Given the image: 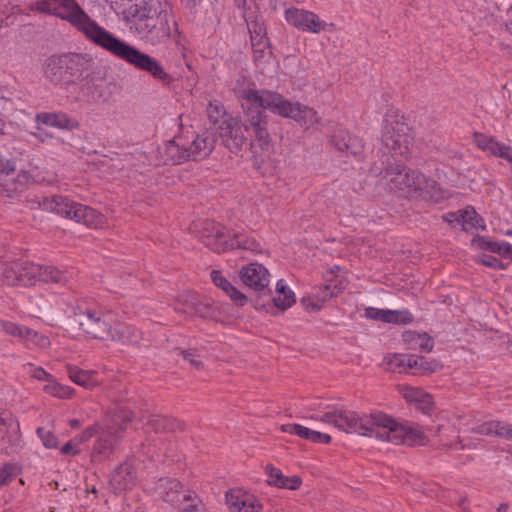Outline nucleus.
Listing matches in <instances>:
<instances>
[{
    "mask_svg": "<svg viewBox=\"0 0 512 512\" xmlns=\"http://www.w3.org/2000/svg\"><path fill=\"white\" fill-rule=\"evenodd\" d=\"M207 115L210 121L216 124L220 119L226 116V111L219 101H210L207 106Z\"/></svg>",
    "mask_w": 512,
    "mask_h": 512,
    "instance_id": "79ce46f5",
    "label": "nucleus"
},
{
    "mask_svg": "<svg viewBox=\"0 0 512 512\" xmlns=\"http://www.w3.org/2000/svg\"><path fill=\"white\" fill-rule=\"evenodd\" d=\"M255 34L251 36L252 46L255 51L262 52L267 45L265 36L261 34V30L259 32L255 31Z\"/></svg>",
    "mask_w": 512,
    "mask_h": 512,
    "instance_id": "13d9d810",
    "label": "nucleus"
},
{
    "mask_svg": "<svg viewBox=\"0 0 512 512\" xmlns=\"http://www.w3.org/2000/svg\"><path fill=\"white\" fill-rule=\"evenodd\" d=\"M154 496L158 499L178 506L182 501L193 500L190 490L174 478H160L153 487Z\"/></svg>",
    "mask_w": 512,
    "mask_h": 512,
    "instance_id": "dca6fc26",
    "label": "nucleus"
},
{
    "mask_svg": "<svg viewBox=\"0 0 512 512\" xmlns=\"http://www.w3.org/2000/svg\"><path fill=\"white\" fill-rule=\"evenodd\" d=\"M88 55L70 53L52 55L44 63V76L53 83L75 84L91 67Z\"/></svg>",
    "mask_w": 512,
    "mask_h": 512,
    "instance_id": "0eeeda50",
    "label": "nucleus"
},
{
    "mask_svg": "<svg viewBox=\"0 0 512 512\" xmlns=\"http://www.w3.org/2000/svg\"><path fill=\"white\" fill-rule=\"evenodd\" d=\"M15 171V163L11 159L6 158L0 154V194L10 197L13 192L19 189L21 192L25 187L26 177L20 175L19 187L10 174Z\"/></svg>",
    "mask_w": 512,
    "mask_h": 512,
    "instance_id": "4be33fe9",
    "label": "nucleus"
},
{
    "mask_svg": "<svg viewBox=\"0 0 512 512\" xmlns=\"http://www.w3.org/2000/svg\"><path fill=\"white\" fill-rule=\"evenodd\" d=\"M144 426L147 431L158 433L174 430L176 422L166 416L150 415L147 417Z\"/></svg>",
    "mask_w": 512,
    "mask_h": 512,
    "instance_id": "2f4dec72",
    "label": "nucleus"
},
{
    "mask_svg": "<svg viewBox=\"0 0 512 512\" xmlns=\"http://www.w3.org/2000/svg\"><path fill=\"white\" fill-rule=\"evenodd\" d=\"M18 271L19 284L33 285L36 281L66 285L72 279L71 273L54 266L38 265L28 261H20L15 266Z\"/></svg>",
    "mask_w": 512,
    "mask_h": 512,
    "instance_id": "9d476101",
    "label": "nucleus"
},
{
    "mask_svg": "<svg viewBox=\"0 0 512 512\" xmlns=\"http://www.w3.org/2000/svg\"><path fill=\"white\" fill-rule=\"evenodd\" d=\"M37 121L45 125L60 129H74L78 127L77 121L65 113H41L36 116Z\"/></svg>",
    "mask_w": 512,
    "mask_h": 512,
    "instance_id": "c85d7f7f",
    "label": "nucleus"
},
{
    "mask_svg": "<svg viewBox=\"0 0 512 512\" xmlns=\"http://www.w3.org/2000/svg\"><path fill=\"white\" fill-rule=\"evenodd\" d=\"M29 375L32 378L38 379V380H47L49 381V378L51 375L47 373L43 368L41 367H33L32 365H29Z\"/></svg>",
    "mask_w": 512,
    "mask_h": 512,
    "instance_id": "bf43d9fd",
    "label": "nucleus"
},
{
    "mask_svg": "<svg viewBox=\"0 0 512 512\" xmlns=\"http://www.w3.org/2000/svg\"><path fill=\"white\" fill-rule=\"evenodd\" d=\"M341 293V289L337 291H332V283L325 284L322 288H320L319 292L315 294V296L322 302H325L331 299L334 296H337Z\"/></svg>",
    "mask_w": 512,
    "mask_h": 512,
    "instance_id": "6e6d98bb",
    "label": "nucleus"
},
{
    "mask_svg": "<svg viewBox=\"0 0 512 512\" xmlns=\"http://www.w3.org/2000/svg\"><path fill=\"white\" fill-rule=\"evenodd\" d=\"M36 433L38 437L41 439L44 447L48 449L57 448L58 439L51 430H47L44 427H38Z\"/></svg>",
    "mask_w": 512,
    "mask_h": 512,
    "instance_id": "37998d69",
    "label": "nucleus"
},
{
    "mask_svg": "<svg viewBox=\"0 0 512 512\" xmlns=\"http://www.w3.org/2000/svg\"><path fill=\"white\" fill-rule=\"evenodd\" d=\"M364 315L366 318L379 320L385 323L408 324L413 321L412 314L407 310L396 311L368 307L365 309Z\"/></svg>",
    "mask_w": 512,
    "mask_h": 512,
    "instance_id": "b1692460",
    "label": "nucleus"
},
{
    "mask_svg": "<svg viewBox=\"0 0 512 512\" xmlns=\"http://www.w3.org/2000/svg\"><path fill=\"white\" fill-rule=\"evenodd\" d=\"M0 328L1 330L6 333L7 335L13 336L18 338L21 341H24L25 334L28 329V327L18 325L16 323L10 322V321H0Z\"/></svg>",
    "mask_w": 512,
    "mask_h": 512,
    "instance_id": "58836bf2",
    "label": "nucleus"
},
{
    "mask_svg": "<svg viewBox=\"0 0 512 512\" xmlns=\"http://www.w3.org/2000/svg\"><path fill=\"white\" fill-rule=\"evenodd\" d=\"M273 302L275 307L286 310L292 306V304L295 302V295L294 293H288L285 295H276L273 297Z\"/></svg>",
    "mask_w": 512,
    "mask_h": 512,
    "instance_id": "3c124183",
    "label": "nucleus"
},
{
    "mask_svg": "<svg viewBox=\"0 0 512 512\" xmlns=\"http://www.w3.org/2000/svg\"><path fill=\"white\" fill-rule=\"evenodd\" d=\"M480 262L490 268L494 269H505V264L498 258L492 255H482L480 258Z\"/></svg>",
    "mask_w": 512,
    "mask_h": 512,
    "instance_id": "4d7b16f0",
    "label": "nucleus"
},
{
    "mask_svg": "<svg viewBox=\"0 0 512 512\" xmlns=\"http://www.w3.org/2000/svg\"><path fill=\"white\" fill-rule=\"evenodd\" d=\"M285 18L295 28L315 34L325 30L327 26L315 13L298 8L287 9L285 11Z\"/></svg>",
    "mask_w": 512,
    "mask_h": 512,
    "instance_id": "a211bd4d",
    "label": "nucleus"
},
{
    "mask_svg": "<svg viewBox=\"0 0 512 512\" xmlns=\"http://www.w3.org/2000/svg\"><path fill=\"white\" fill-rule=\"evenodd\" d=\"M247 90L243 92L245 94ZM242 98L245 100L244 95ZM247 103H242L244 125L249 129L252 128L254 136L259 146L262 149H268L270 144V134L267 129L268 121L267 115L262 110L264 109L259 104L247 100Z\"/></svg>",
    "mask_w": 512,
    "mask_h": 512,
    "instance_id": "ddd939ff",
    "label": "nucleus"
},
{
    "mask_svg": "<svg viewBox=\"0 0 512 512\" xmlns=\"http://www.w3.org/2000/svg\"><path fill=\"white\" fill-rule=\"evenodd\" d=\"M497 420H490L472 427L471 432L474 434H479L483 436H494L497 431L496 428L498 425L496 424Z\"/></svg>",
    "mask_w": 512,
    "mask_h": 512,
    "instance_id": "49530a36",
    "label": "nucleus"
},
{
    "mask_svg": "<svg viewBox=\"0 0 512 512\" xmlns=\"http://www.w3.org/2000/svg\"><path fill=\"white\" fill-rule=\"evenodd\" d=\"M412 355L406 354H387L383 358V367L390 372L403 373L411 369Z\"/></svg>",
    "mask_w": 512,
    "mask_h": 512,
    "instance_id": "7c9ffc66",
    "label": "nucleus"
},
{
    "mask_svg": "<svg viewBox=\"0 0 512 512\" xmlns=\"http://www.w3.org/2000/svg\"><path fill=\"white\" fill-rule=\"evenodd\" d=\"M500 255L512 259V245L503 242Z\"/></svg>",
    "mask_w": 512,
    "mask_h": 512,
    "instance_id": "774afa93",
    "label": "nucleus"
},
{
    "mask_svg": "<svg viewBox=\"0 0 512 512\" xmlns=\"http://www.w3.org/2000/svg\"><path fill=\"white\" fill-rule=\"evenodd\" d=\"M44 390L47 393H49L53 396H56L58 398H67L71 394V390L69 387L62 386L58 383L51 382V381H49V383L47 385H45Z\"/></svg>",
    "mask_w": 512,
    "mask_h": 512,
    "instance_id": "de8ad7c7",
    "label": "nucleus"
},
{
    "mask_svg": "<svg viewBox=\"0 0 512 512\" xmlns=\"http://www.w3.org/2000/svg\"><path fill=\"white\" fill-rule=\"evenodd\" d=\"M80 94L86 101L94 102L102 98L103 91L93 77L86 76L80 86Z\"/></svg>",
    "mask_w": 512,
    "mask_h": 512,
    "instance_id": "473e14b6",
    "label": "nucleus"
},
{
    "mask_svg": "<svg viewBox=\"0 0 512 512\" xmlns=\"http://www.w3.org/2000/svg\"><path fill=\"white\" fill-rule=\"evenodd\" d=\"M226 504L231 512H260L262 510V505L257 499L241 490L227 492Z\"/></svg>",
    "mask_w": 512,
    "mask_h": 512,
    "instance_id": "5701e85b",
    "label": "nucleus"
},
{
    "mask_svg": "<svg viewBox=\"0 0 512 512\" xmlns=\"http://www.w3.org/2000/svg\"><path fill=\"white\" fill-rule=\"evenodd\" d=\"M403 397L408 402H419V400L426 398L428 399V393L424 390L416 387L407 386L403 389Z\"/></svg>",
    "mask_w": 512,
    "mask_h": 512,
    "instance_id": "09e8293b",
    "label": "nucleus"
},
{
    "mask_svg": "<svg viewBox=\"0 0 512 512\" xmlns=\"http://www.w3.org/2000/svg\"><path fill=\"white\" fill-rule=\"evenodd\" d=\"M76 441L73 439V440H70L69 442H67L65 445L62 446L61 448V453L62 454H71V455H78L80 453V451L76 448Z\"/></svg>",
    "mask_w": 512,
    "mask_h": 512,
    "instance_id": "0e129e2a",
    "label": "nucleus"
},
{
    "mask_svg": "<svg viewBox=\"0 0 512 512\" xmlns=\"http://www.w3.org/2000/svg\"><path fill=\"white\" fill-rule=\"evenodd\" d=\"M309 441L313 443L328 444L331 442V436L326 433L312 430Z\"/></svg>",
    "mask_w": 512,
    "mask_h": 512,
    "instance_id": "680f3d73",
    "label": "nucleus"
},
{
    "mask_svg": "<svg viewBox=\"0 0 512 512\" xmlns=\"http://www.w3.org/2000/svg\"><path fill=\"white\" fill-rule=\"evenodd\" d=\"M179 354L183 357L185 361H187L190 364V366L193 369L197 371L204 369V363L200 359L201 356L197 348L183 349L180 350Z\"/></svg>",
    "mask_w": 512,
    "mask_h": 512,
    "instance_id": "4c0bfd02",
    "label": "nucleus"
},
{
    "mask_svg": "<svg viewBox=\"0 0 512 512\" xmlns=\"http://www.w3.org/2000/svg\"><path fill=\"white\" fill-rule=\"evenodd\" d=\"M248 128L242 121L233 116H227L218 127V134L223 145L232 153L238 154L244 148L252 147L250 138L246 135Z\"/></svg>",
    "mask_w": 512,
    "mask_h": 512,
    "instance_id": "f8f14e48",
    "label": "nucleus"
},
{
    "mask_svg": "<svg viewBox=\"0 0 512 512\" xmlns=\"http://www.w3.org/2000/svg\"><path fill=\"white\" fill-rule=\"evenodd\" d=\"M132 7L126 21L130 30L144 42L151 45L166 43L179 35L177 22L167 2L140 0Z\"/></svg>",
    "mask_w": 512,
    "mask_h": 512,
    "instance_id": "7ed1b4c3",
    "label": "nucleus"
},
{
    "mask_svg": "<svg viewBox=\"0 0 512 512\" xmlns=\"http://www.w3.org/2000/svg\"><path fill=\"white\" fill-rule=\"evenodd\" d=\"M81 330L89 337L123 345H136L143 336L133 326L121 322L112 311L86 309L77 315Z\"/></svg>",
    "mask_w": 512,
    "mask_h": 512,
    "instance_id": "39448f33",
    "label": "nucleus"
},
{
    "mask_svg": "<svg viewBox=\"0 0 512 512\" xmlns=\"http://www.w3.org/2000/svg\"><path fill=\"white\" fill-rule=\"evenodd\" d=\"M140 0H107V2L110 4V7L117 13V14H124L130 15V11L132 10V7L137 8L136 4Z\"/></svg>",
    "mask_w": 512,
    "mask_h": 512,
    "instance_id": "ea45409f",
    "label": "nucleus"
},
{
    "mask_svg": "<svg viewBox=\"0 0 512 512\" xmlns=\"http://www.w3.org/2000/svg\"><path fill=\"white\" fill-rule=\"evenodd\" d=\"M235 248L250 250L253 252L261 251L259 243L255 239L250 238L247 234L243 233H231L230 249Z\"/></svg>",
    "mask_w": 512,
    "mask_h": 512,
    "instance_id": "72a5a7b5",
    "label": "nucleus"
},
{
    "mask_svg": "<svg viewBox=\"0 0 512 512\" xmlns=\"http://www.w3.org/2000/svg\"><path fill=\"white\" fill-rule=\"evenodd\" d=\"M417 403L420 405V409L424 413L429 414L432 409V406H433L432 396L430 394H428V399L423 398V399L419 400V402H417Z\"/></svg>",
    "mask_w": 512,
    "mask_h": 512,
    "instance_id": "338daca9",
    "label": "nucleus"
},
{
    "mask_svg": "<svg viewBox=\"0 0 512 512\" xmlns=\"http://www.w3.org/2000/svg\"><path fill=\"white\" fill-rule=\"evenodd\" d=\"M496 424L498 427L496 428L495 437L505 439L507 441H512V424H508L502 421L497 420Z\"/></svg>",
    "mask_w": 512,
    "mask_h": 512,
    "instance_id": "864d4df0",
    "label": "nucleus"
},
{
    "mask_svg": "<svg viewBox=\"0 0 512 512\" xmlns=\"http://www.w3.org/2000/svg\"><path fill=\"white\" fill-rule=\"evenodd\" d=\"M381 141L391 153V155H383V160L391 157L392 162H395V156L407 159L411 155L414 137L406 123L396 119H386L383 125Z\"/></svg>",
    "mask_w": 512,
    "mask_h": 512,
    "instance_id": "6e6552de",
    "label": "nucleus"
},
{
    "mask_svg": "<svg viewBox=\"0 0 512 512\" xmlns=\"http://www.w3.org/2000/svg\"><path fill=\"white\" fill-rule=\"evenodd\" d=\"M19 265V261H13L10 263H6L2 267V275L5 278V281L8 285H18L19 277H18V269L15 267Z\"/></svg>",
    "mask_w": 512,
    "mask_h": 512,
    "instance_id": "a19ab883",
    "label": "nucleus"
},
{
    "mask_svg": "<svg viewBox=\"0 0 512 512\" xmlns=\"http://www.w3.org/2000/svg\"><path fill=\"white\" fill-rule=\"evenodd\" d=\"M302 485V479L297 476H283V480L279 482L277 488L281 489H289V490H297Z\"/></svg>",
    "mask_w": 512,
    "mask_h": 512,
    "instance_id": "603ef678",
    "label": "nucleus"
},
{
    "mask_svg": "<svg viewBox=\"0 0 512 512\" xmlns=\"http://www.w3.org/2000/svg\"><path fill=\"white\" fill-rule=\"evenodd\" d=\"M13 475V467L10 464H5L0 468V487L6 485L11 480Z\"/></svg>",
    "mask_w": 512,
    "mask_h": 512,
    "instance_id": "052dcab7",
    "label": "nucleus"
},
{
    "mask_svg": "<svg viewBox=\"0 0 512 512\" xmlns=\"http://www.w3.org/2000/svg\"><path fill=\"white\" fill-rule=\"evenodd\" d=\"M231 232L220 224L207 222L202 229L201 240L216 253L230 249Z\"/></svg>",
    "mask_w": 512,
    "mask_h": 512,
    "instance_id": "6ab92c4d",
    "label": "nucleus"
},
{
    "mask_svg": "<svg viewBox=\"0 0 512 512\" xmlns=\"http://www.w3.org/2000/svg\"><path fill=\"white\" fill-rule=\"evenodd\" d=\"M69 378L79 386L92 389L99 385L96 379V372L91 370H82L77 366L67 365L66 367Z\"/></svg>",
    "mask_w": 512,
    "mask_h": 512,
    "instance_id": "c756f323",
    "label": "nucleus"
},
{
    "mask_svg": "<svg viewBox=\"0 0 512 512\" xmlns=\"http://www.w3.org/2000/svg\"><path fill=\"white\" fill-rule=\"evenodd\" d=\"M184 143L187 150V161H197L211 154L215 148L216 140L215 137L208 132L201 135H194L192 133L190 137L184 136Z\"/></svg>",
    "mask_w": 512,
    "mask_h": 512,
    "instance_id": "aec40b11",
    "label": "nucleus"
},
{
    "mask_svg": "<svg viewBox=\"0 0 512 512\" xmlns=\"http://www.w3.org/2000/svg\"><path fill=\"white\" fill-rule=\"evenodd\" d=\"M39 9L68 21L94 44L135 68L149 73L163 85H170L173 82V77L165 71L155 58L100 27L78 5L76 0H44L40 3Z\"/></svg>",
    "mask_w": 512,
    "mask_h": 512,
    "instance_id": "f257e3e1",
    "label": "nucleus"
},
{
    "mask_svg": "<svg viewBox=\"0 0 512 512\" xmlns=\"http://www.w3.org/2000/svg\"><path fill=\"white\" fill-rule=\"evenodd\" d=\"M459 217L461 218V224L464 230L482 227L481 222L483 220L478 217L476 211L473 208L460 210Z\"/></svg>",
    "mask_w": 512,
    "mask_h": 512,
    "instance_id": "c9c22d12",
    "label": "nucleus"
},
{
    "mask_svg": "<svg viewBox=\"0 0 512 512\" xmlns=\"http://www.w3.org/2000/svg\"><path fill=\"white\" fill-rule=\"evenodd\" d=\"M265 473L268 476L267 483L270 486L277 487V485H279V482L283 480L284 474L280 469L274 467L273 465H266Z\"/></svg>",
    "mask_w": 512,
    "mask_h": 512,
    "instance_id": "8fccbe9b",
    "label": "nucleus"
},
{
    "mask_svg": "<svg viewBox=\"0 0 512 512\" xmlns=\"http://www.w3.org/2000/svg\"><path fill=\"white\" fill-rule=\"evenodd\" d=\"M41 205L45 210L55 212L62 217L75 220L86 226L97 225L101 220V215L96 210L74 202L65 196L55 195L44 198Z\"/></svg>",
    "mask_w": 512,
    "mask_h": 512,
    "instance_id": "1a4fd4ad",
    "label": "nucleus"
},
{
    "mask_svg": "<svg viewBox=\"0 0 512 512\" xmlns=\"http://www.w3.org/2000/svg\"><path fill=\"white\" fill-rule=\"evenodd\" d=\"M20 425L6 412L0 413V454L11 455L20 447Z\"/></svg>",
    "mask_w": 512,
    "mask_h": 512,
    "instance_id": "f3484780",
    "label": "nucleus"
},
{
    "mask_svg": "<svg viewBox=\"0 0 512 512\" xmlns=\"http://www.w3.org/2000/svg\"><path fill=\"white\" fill-rule=\"evenodd\" d=\"M411 369H417L426 374L436 372L441 369V365L436 360H427L424 357L412 355Z\"/></svg>",
    "mask_w": 512,
    "mask_h": 512,
    "instance_id": "f704fd0d",
    "label": "nucleus"
},
{
    "mask_svg": "<svg viewBox=\"0 0 512 512\" xmlns=\"http://www.w3.org/2000/svg\"><path fill=\"white\" fill-rule=\"evenodd\" d=\"M402 338L409 349L419 350L425 353H429L433 350V339L426 333L420 334L414 331H406L403 333Z\"/></svg>",
    "mask_w": 512,
    "mask_h": 512,
    "instance_id": "cd10ccee",
    "label": "nucleus"
},
{
    "mask_svg": "<svg viewBox=\"0 0 512 512\" xmlns=\"http://www.w3.org/2000/svg\"><path fill=\"white\" fill-rule=\"evenodd\" d=\"M281 431L284 433L295 434L302 439L309 440L312 430L300 424H284L281 426Z\"/></svg>",
    "mask_w": 512,
    "mask_h": 512,
    "instance_id": "a18cd8bd",
    "label": "nucleus"
},
{
    "mask_svg": "<svg viewBox=\"0 0 512 512\" xmlns=\"http://www.w3.org/2000/svg\"><path fill=\"white\" fill-rule=\"evenodd\" d=\"M100 428V425L94 424L83 430V432L79 436L75 437L74 440L76 441L77 444L84 443L90 440L93 436L98 435L100 432Z\"/></svg>",
    "mask_w": 512,
    "mask_h": 512,
    "instance_id": "5fc2aeb1",
    "label": "nucleus"
},
{
    "mask_svg": "<svg viewBox=\"0 0 512 512\" xmlns=\"http://www.w3.org/2000/svg\"><path fill=\"white\" fill-rule=\"evenodd\" d=\"M186 152L184 135L175 136L172 140L165 142L161 148L164 162L173 165L187 161Z\"/></svg>",
    "mask_w": 512,
    "mask_h": 512,
    "instance_id": "393cba45",
    "label": "nucleus"
},
{
    "mask_svg": "<svg viewBox=\"0 0 512 512\" xmlns=\"http://www.w3.org/2000/svg\"><path fill=\"white\" fill-rule=\"evenodd\" d=\"M330 142L339 152L347 156H358L362 154L364 150L361 139L341 128L333 132Z\"/></svg>",
    "mask_w": 512,
    "mask_h": 512,
    "instance_id": "412c9836",
    "label": "nucleus"
},
{
    "mask_svg": "<svg viewBox=\"0 0 512 512\" xmlns=\"http://www.w3.org/2000/svg\"><path fill=\"white\" fill-rule=\"evenodd\" d=\"M135 476L132 468L127 464L118 466L110 476V485L115 493L131 489L134 485Z\"/></svg>",
    "mask_w": 512,
    "mask_h": 512,
    "instance_id": "bb28decb",
    "label": "nucleus"
},
{
    "mask_svg": "<svg viewBox=\"0 0 512 512\" xmlns=\"http://www.w3.org/2000/svg\"><path fill=\"white\" fill-rule=\"evenodd\" d=\"M333 425L340 431L374 438L395 445L409 446L424 445L426 436L417 424H400L387 414L375 411L370 414H360L335 406H327L326 410L309 417Z\"/></svg>",
    "mask_w": 512,
    "mask_h": 512,
    "instance_id": "f03ea898",
    "label": "nucleus"
},
{
    "mask_svg": "<svg viewBox=\"0 0 512 512\" xmlns=\"http://www.w3.org/2000/svg\"><path fill=\"white\" fill-rule=\"evenodd\" d=\"M244 98L259 104L263 108H267L277 115L292 118L307 129L321 122V118L313 108L302 105L299 102H290L274 91L248 89L244 94Z\"/></svg>",
    "mask_w": 512,
    "mask_h": 512,
    "instance_id": "423d86ee",
    "label": "nucleus"
},
{
    "mask_svg": "<svg viewBox=\"0 0 512 512\" xmlns=\"http://www.w3.org/2000/svg\"><path fill=\"white\" fill-rule=\"evenodd\" d=\"M239 278L245 287L258 293L260 297L271 294L270 274L262 264L255 262L243 266L239 270Z\"/></svg>",
    "mask_w": 512,
    "mask_h": 512,
    "instance_id": "2eb2a0df",
    "label": "nucleus"
},
{
    "mask_svg": "<svg viewBox=\"0 0 512 512\" xmlns=\"http://www.w3.org/2000/svg\"><path fill=\"white\" fill-rule=\"evenodd\" d=\"M491 139L492 137L487 136L485 134L476 133L474 136V141L476 145L482 150H485Z\"/></svg>",
    "mask_w": 512,
    "mask_h": 512,
    "instance_id": "69168bd1",
    "label": "nucleus"
},
{
    "mask_svg": "<svg viewBox=\"0 0 512 512\" xmlns=\"http://www.w3.org/2000/svg\"><path fill=\"white\" fill-rule=\"evenodd\" d=\"M24 336L25 339L23 342H29L41 348H46L50 345V340L47 336L42 335L33 329L28 328Z\"/></svg>",
    "mask_w": 512,
    "mask_h": 512,
    "instance_id": "c03bdc74",
    "label": "nucleus"
},
{
    "mask_svg": "<svg viewBox=\"0 0 512 512\" xmlns=\"http://www.w3.org/2000/svg\"><path fill=\"white\" fill-rule=\"evenodd\" d=\"M210 276L214 285L223 290L237 306H244L247 303V296L233 286L219 270H212Z\"/></svg>",
    "mask_w": 512,
    "mask_h": 512,
    "instance_id": "a878e982",
    "label": "nucleus"
},
{
    "mask_svg": "<svg viewBox=\"0 0 512 512\" xmlns=\"http://www.w3.org/2000/svg\"><path fill=\"white\" fill-rule=\"evenodd\" d=\"M371 172L391 191H398L407 198L433 200L440 196V187L434 179L417 169L392 162L391 157L382 160L380 165L375 162Z\"/></svg>",
    "mask_w": 512,
    "mask_h": 512,
    "instance_id": "20e7f679",
    "label": "nucleus"
},
{
    "mask_svg": "<svg viewBox=\"0 0 512 512\" xmlns=\"http://www.w3.org/2000/svg\"><path fill=\"white\" fill-rule=\"evenodd\" d=\"M503 242H494V241H482L481 247L485 250H489L493 253L501 254Z\"/></svg>",
    "mask_w": 512,
    "mask_h": 512,
    "instance_id": "e2e57ef3",
    "label": "nucleus"
},
{
    "mask_svg": "<svg viewBox=\"0 0 512 512\" xmlns=\"http://www.w3.org/2000/svg\"><path fill=\"white\" fill-rule=\"evenodd\" d=\"M484 151H488L494 156L503 158L512 163L511 148L507 145L497 142L494 138L491 139Z\"/></svg>",
    "mask_w": 512,
    "mask_h": 512,
    "instance_id": "e433bc0d",
    "label": "nucleus"
},
{
    "mask_svg": "<svg viewBox=\"0 0 512 512\" xmlns=\"http://www.w3.org/2000/svg\"><path fill=\"white\" fill-rule=\"evenodd\" d=\"M176 301L179 305L192 310L199 318L218 320L221 317L220 307L214 300L195 292H183L178 295Z\"/></svg>",
    "mask_w": 512,
    "mask_h": 512,
    "instance_id": "4468645a",
    "label": "nucleus"
},
{
    "mask_svg": "<svg viewBox=\"0 0 512 512\" xmlns=\"http://www.w3.org/2000/svg\"><path fill=\"white\" fill-rule=\"evenodd\" d=\"M134 414L131 411H122V415L114 417L111 423H107L105 427L100 428L99 436L94 444L91 452L92 461H102L108 458L114 451L115 446L119 441V433L124 427H116L118 419L121 418L123 421H132Z\"/></svg>",
    "mask_w": 512,
    "mask_h": 512,
    "instance_id": "9b49d317",
    "label": "nucleus"
}]
</instances>
